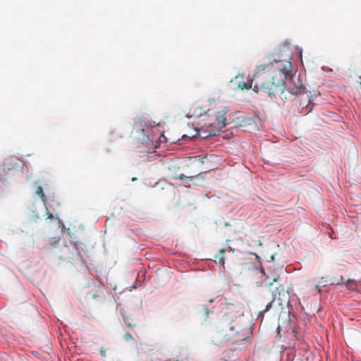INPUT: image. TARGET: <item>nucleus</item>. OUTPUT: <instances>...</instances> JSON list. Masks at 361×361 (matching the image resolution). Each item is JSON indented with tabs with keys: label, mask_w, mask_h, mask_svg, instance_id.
Returning a JSON list of instances; mask_svg holds the SVG:
<instances>
[{
	"label": "nucleus",
	"mask_w": 361,
	"mask_h": 361,
	"mask_svg": "<svg viewBox=\"0 0 361 361\" xmlns=\"http://www.w3.org/2000/svg\"><path fill=\"white\" fill-rule=\"evenodd\" d=\"M235 328V325H231L223 329L221 333V339L225 341L233 340L234 342L244 340L245 338L242 334V329L239 326H237L236 329Z\"/></svg>",
	"instance_id": "20e7f679"
},
{
	"label": "nucleus",
	"mask_w": 361,
	"mask_h": 361,
	"mask_svg": "<svg viewBox=\"0 0 361 361\" xmlns=\"http://www.w3.org/2000/svg\"><path fill=\"white\" fill-rule=\"evenodd\" d=\"M274 257H275V255H271L270 256V261H274Z\"/></svg>",
	"instance_id": "a211bd4d"
},
{
	"label": "nucleus",
	"mask_w": 361,
	"mask_h": 361,
	"mask_svg": "<svg viewBox=\"0 0 361 361\" xmlns=\"http://www.w3.org/2000/svg\"><path fill=\"white\" fill-rule=\"evenodd\" d=\"M124 338L126 340V341H130V340H132L133 339V336L131 335L130 333L129 332H126L124 336H123Z\"/></svg>",
	"instance_id": "4468645a"
},
{
	"label": "nucleus",
	"mask_w": 361,
	"mask_h": 361,
	"mask_svg": "<svg viewBox=\"0 0 361 361\" xmlns=\"http://www.w3.org/2000/svg\"><path fill=\"white\" fill-rule=\"evenodd\" d=\"M343 281V277L341 276L340 279H335L334 278L331 280V284L333 285H340L341 283Z\"/></svg>",
	"instance_id": "ddd939ff"
},
{
	"label": "nucleus",
	"mask_w": 361,
	"mask_h": 361,
	"mask_svg": "<svg viewBox=\"0 0 361 361\" xmlns=\"http://www.w3.org/2000/svg\"><path fill=\"white\" fill-rule=\"evenodd\" d=\"M202 172V171H199L195 175L190 176H186L184 174H180L178 176V178L183 181H185V180L187 178H192L193 177H195V176H198L199 174H200ZM175 178L177 179V178Z\"/></svg>",
	"instance_id": "9b49d317"
},
{
	"label": "nucleus",
	"mask_w": 361,
	"mask_h": 361,
	"mask_svg": "<svg viewBox=\"0 0 361 361\" xmlns=\"http://www.w3.org/2000/svg\"><path fill=\"white\" fill-rule=\"evenodd\" d=\"M224 252H225V250L221 249L219 251V254L216 256V259H218V262L219 264H224Z\"/></svg>",
	"instance_id": "f8f14e48"
},
{
	"label": "nucleus",
	"mask_w": 361,
	"mask_h": 361,
	"mask_svg": "<svg viewBox=\"0 0 361 361\" xmlns=\"http://www.w3.org/2000/svg\"><path fill=\"white\" fill-rule=\"evenodd\" d=\"M291 71L290 58L287 60L274 59L270 63L257 65L254 73L255 88L269 97L285 91L293 95L300 94L305 87L300 77L292 74Z\"/></svg>",
	"instance_id": "f257e3e1"
},
{
	"label": "nucleus",
	"mask_w": 361,
	"mask_h": 361,
	"mask_svg": "<svg viewBox=\"0 0 361 361\" xmlns=\"http://www.w3.org/2000/svg\"><path fill=\"white\" fill-rule=\"evenodd\" d=\"M23 161L18 157L11 156L5 159L3 164L0 166V180H6L16 171L23 169Z\"/></svg>",
	"instance_id": "7ed1b4c3"
},
{
	"label": "nucleus",
	"mask_w": 361,
	"mask_h": 361,
	"mask_svg": "<svg viewBox=\"0 0 361 361\" xmlns=\"http://www.w3.org/2000/svg\"><path fill=\"white\" fill-rule=\"evenodd\" d=\"M100 354L103 357H106V350L104 348H101L99 350Z\"/></svg>",
	"instance_id": "2eb2a0df"
},
{
	"label": "nucleus",
	"mask_w": 361,
	"mask_h": 361,
	"mask_svg": "<svg viewBox=\"0 0 361 361\" xmlns=\"http://www.w3.org/2000/svg\"><path fill=\"white\" fill-rule=\"evenodd\" d=\"M345 283L349 290H355L357 288L356 281L353 279H348Z\"/></svg>",
	"instance_id": "6e6552de"
},
{
	"label": "nucleus",
	"mask_w": 361,
	"mask_h": 361,
	"mask_svg": "<svg viewBox=\"0 0 361 361\" xmlns=\"http://www.w3.org/2000/svg\"><path fill=\"white\" fill-rule=\"evenodd\" d=\"M204 310H205L206 314H209V309H208V307H204Z\"/></svg>",
	"instance_id": "f3484780"
},
{
	"label": "nucleus",
	"mask_w": 361,
	"mask_h": 361,
	"mask_svg": "<svg viewBox=\"0 0 361 361\" xmlns=\"http://www.w3.org/2000/svg\"><path fill=\"white\" fill-rule=\"evenodd\" d=\"M45 208H46V215H47V219H59V216L57 214H54L53 213H51L50 211H49V207L47 205V203L46 204V206H45Z\"/></svg>",
	"instance_id": "9d476101"
},
{
	"label": "nucleus",
	"mask_w": 361,
	"mask_h": 361,
	"mask_svg": "<svg viewBox=\"0 0 361 361\" xmlns=\"http://www.w3.org/2000/svg\"><path fill=\"white\" fill-rule=\"evenodd\" d=\"M253 79H254V76L252 77V79L251 80V82H240L238 84V87L240 88L241 90H248V89H250L252 87V84L255 85L254 82H253Z\"/></svg>",
	"instance_id": "1a4fd4ad"
},
{
	"label": "nucleus",
	"mask_w": 361,
	"mask_h": 361,
	"mask_svg": "<svg viewBox=\"0 0 361 361\" xmlns=\"http://www.w3.org/2000/svg\"><path fill=\"white\" fill-rule=\"evenodd\" d=\"M204 121V126L208 128L210 135H215L226 125V118L223 111L209 114Z\"/></svg>",
	"instance_id": "f03ea898"
},
{
	"label": "nucleus",
	"mask_w": 361,
	"mask_h": 361,
	"mask_svg": "<svg viewBox=\"0 0 361 361\" xmlns=\"http://www.w3.org/2000/svg\"><path fill=\"white\" fill-rule=\"evenodd\" d=\"M357 82L360 84V88H361V76L358 77Z\"/></svg>",
	"instance_id": "dca6fc26"
},
{
	"label": "nucleus",
	"mask_w": 361,
	"mask_h": 361,
	"mask_svg": "<svg viewBox=\"0 0 361 361\" xmlns=\"http://www.w3.org/2000/svg\"><path fill=\"white\" fill-rule=\"evenodd\" d=\"M35 193L37 196H39L41 198L42 201L44 202V206H46L47 199L41 186H38L37 188Z\"/></svg>",
	"instance_id": "0eeeda50"
},
{
	"label": "nucleus",
	"mask_w": 361,
	"mask_h": 361,
	"mask_svg": "<svg viewBox=\"0 0 361 361\" xmlns=\"http://www.w3.org/2000/svg\"><path fill=\"white\" fill-rule=\"evenodd\" d=\"M191 114L188 116V117H201L204 114H209V110L204 109L202 106H196L191 109Z\"/></svg>",
	"instance_id": "423d86ee"
},
{
	"label": "nucleus",
	"mask_w": 361,
	"mask_h": 361,
	"mask_svg": "<svg viewBox=\"0 0 361 361\" xmlns=\"http://www.w3.org/2000/svg\"><path fill=\"white\" fill-rule=\"evenodd\" d=\"M280 288L281 290H279V288H276V290L273 292L274 299L271 302H269L267 305L265 309L264 310V312L269 311L271 308L272 302L276 299H278L281 302V305L282 304L283 302H286L288 300V293L284 290L283 287Z\"/></svg>",
	"instance_id": "39448f33"
},
{
	"label": "nucleus",
	"mask_w": 361,
	"mask_h": 361,
	"mask_svg": "<svg viewBox=\"0 0 361 361\" xmlns=\"http://www.w3.org/2000/svg\"><path fill=\"white\" fill-rule=\"evenodd\" d=\"M137 180V178H132V180H133V181H134V180Z\"/></svg>",
	"instance_id": "6ab92c4d"
}]
</instances>
